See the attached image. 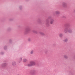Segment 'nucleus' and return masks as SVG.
I'll return each mask as SVG.
<instances>
[{
	"label": "nucleus",
	"instance_id": "nucleus-11",
	"mask_svg": "<svg viewBox=\"0 0 75 75\" xmlns=\"http://www.w3.org/2000/svg\"><path fill=\"white\" fill-rule=\"evenodd\" d=\"M62 35H63L61 33L59 35V36L60 37H62Z\"/></svg>",
	"mask_w": 75,
	"mask_h": 75
},
{
	"label": "nucleus",
	"instance_id": "nucleus-4",
	"mask_svg": "<svg viewBox=\"0 0 75 75\" xmlns=\"http://www.w3.org/2000/svg\"><path fill=\"white\" fill-rule=\"evenodd\" d=\"M55 13L57 14H60V12L59 11H56L55 12Z\"/></svg>",
	"mask_w": 75,
	"mask_h": 75
},
{
	"label": "nucleus",
	"instance_id": "nucleus-9",
	"mask_svg": "<svg viewBox=\"0 0 75 75\" xmlns=\"http://www.w3.org/2000/svg\"><path fill=\"white\" fill-rule=\"evenodd\" d=\"M34 53V50H32L30 52V54H33Z\"/></svg>",
	"mask_w": 75,
	"mask_h": 75
},
{
	"label": "nucleus",
	"instance_id": "nucleus-3",
	"mask_svg": "<svg viewBox=\"0 0 75 75\" xmlns=\"http://www.w3.org/2000/svg\"><path fill=\"white\" fill-rule=\"evenodd\" d=\"M68 31V29H67V28H66L64 30V32L65 33H67Z\"/></svg>",
	"mask_w": 75,
	"mask_h": 75
},
{
	"label": "nucleus",
	"instance_id": "nucleus-1",
	"mask_svg": "<svg viewBox=\"0 0 75 75\" xmlns=\"http://www.w3.org/2000/svg\"><path fill=\"white\" fill-rule=\"evenodd\" d=\"M35 65V62L34 61H31L30 62V63L28 64V67L30 66H33V65Z\"/></svg>",
	"mask_w": 75,
	"mask_h": 75
},
{
	"label": "nucleus",
	"instance_id": "nucleus-10",
	"mask_svg": "<svg viewBox=\"0 0 75 75\" xmlns=\"http://www.w3.org/2000/svg\"><path fill=\"white\" fill-rule=\"evenodd\" d=\"M68 39H66L64 40V42H67L68 41Z\"/></svg>",
	"mask_w": 75,
	"mask_h": 75
},
{
	"label": "nucleus",
	"instance_id": "nucleus-14",
	"mask_svg": "<svg viewBox=\"0 0 75 75\" xmlns=\"http://www.w3.org/2000/svg\"><path fill=\"white\" fill-rule=\"evenodd\" d=\"M7 65V64L6 63H4L3 64V66L4 67H5V66H6Z\"/></svg>",
	"mask_w": 75,
	"mask_h": 75
},
{
	"label": "nucleus",
	"instance_id": "nucleus-6",
	"mask_svg": "<svg viewBox=\"0 0 75 75\" xmlns=\"http://www.w3.org/2000/svg\"><path fill=\"white\" fill-rule=\"evenodd\" d=\"M64 58H65L66 59H68V56H67L66 55H64Z\"/></svg>",
	"mask_w": 75,
	"mask_h": 75
},
{
	"label": "nucleus",
	"instance_id": "nucleus-15",
	"mask_svg": "<svg viewBox=\"0 0 75 75\" xmlns=\"http://www.w3.org/2000/svg\"><path fill=\"white\" fill-rule=\"evenodd\" d=\"M40 34L41 35H44V33H43L40 32Z\"/></svg>",
	"mask_w": 75,
	"mask_h": 75
},
{
	"label": "nucleus",
	"instance_id": "nucleus-13",
	"mask_svg": "<svg viewBox=\"0 0 75 75\" xmlns=\"http://www.w3.org/2000/svg\"><path fill=\"white\" fill-rule=\"evenodd\" d=\"M23 61L24 62H26V61H27V59H23Z\"/></svg>",
	"mask_w": 75,
	"mask_h": 75
},
{
	"label": "nucleus",
	"instance_id": "nucleus-17",
	"mask_svg": "<svg viewBox=\"0 0 75 75\" xmlns=\"http://www.w3.org/2000/svg\"><path fill=\"white\" fill-rule=\"evenodd\" d=\"M20 59L21 61L22 60V58H20Z\"/></svg>",
	"mask_w": 75,
	"mask_h": 75
},
{
	"label": "nucleus",
	"instance_id": "nucleus-5",
	"mask_svg": "<svg viewBox=\"0 0 75 75\" xmlns=\"http://www.w3.org/2000/svg\"><path fill=\"white\" fill-rule=\"evenodd\" d=\"M68 31L69 33H72V30H71V29H69Z\"/></svg>",
	"mask_w": 75,
	"mask_h": 75
},
{
	"label": "nucleus",
	"instance_id": "nucleus-8",
	"mask_svg": "<svg viewBox=\"0 0 75 75\" xmlns=\"http://www.w3.org/2000/svg\"><path fill=\"white\" fill-rule=\"evenodd\" d=\"M63 7H65V6H67V4L65 3H64L63 4Z\"/></svg>",
	"mask_w": 75,
	"mask_h": 75
},
{
	"label": "nucleus",
	"instance_id": "nucleus-18",
	"mask_svg": "<svg viewBox=\"0 0 75 75\" xmlns=\"http://www.w3.org/2000/svg\"><path fill=\"white\" fill-rule=\"evenodd\" d=\"M28 31H30V30H28Z\"/></svg>",
	"mask_w": 75,
	"mask_h": 75
},
{
	"label": "nucleus",
	"instance_id": "nucleus-16",
	"mask_svg": "<svg viewBox=\"0 0 75 75\" xmlns=\"http://www.w3.org/2000/svg\"><path fill=\"white\" fill-rule=\"evenodd\" d=\"M28 41H31V39L30 38H29L28 39Z\"/></svg>",
	"mask_w": 75,
	"mask_h": 75
},
{
	"label": "nucleus",
	"instance_id": "nucleus-2",
	"mask_svg": "<svg viewBox=\"0 0 75 75\" xmlns=\"http://www.w3.org/2000/svg\"><path fill=\"white\" fill-rule=\"evenodd\" d=\"M54 20L53 19H51L50 21V24H52L53 23H54Z\"/></svg>",
	"mask_w": 75,
	"mask_h": 75
},
{
	"label": "nucleus",
	"instance_id": "nucleus-12",
	"mask_svg": "<svg viewBox=\"0 0 75 75\" xmlns=\"http://www.w3.org/2000/svg\"><path fill=\"white\" fill-rule=\"evenodd\" d=\"M33 33H37V32L36 31H35V30H33Z\"/></svg>",
	"mask_w": 75,
	"mask_h": 75
},
{
	"label": "nucleus",
	"instance_id": "nucleus-7",
	"mask_svg": "<svg viewBox=\"0 0 75 75\" xmlns=\"http://www.w3.org/2000/svg\"><path fill=\"white\" fill-rule=\"evenodd\" d=\"M12 64L13 66H14L16 65V62H12Z\"/></svg>",
	"mask_w": 75,
	"mask_h": 75
}]
</instances>
